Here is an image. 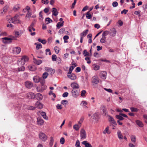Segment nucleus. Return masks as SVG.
Returning <instances> with one entry per match:
<instances>
[{
  "instance_id": "f257e3e1",
  "label": "nucleus",
  "mask_w": 147,
  "mask_h": 147,
  "mask_svg": "<svg viewBox=\"0 0 147 147\" xmlns=\"http://www.w3.org/2000/svg\"><path fill=\"white\" fill-rule=\"evenodd\" d=\"M28 58L26 56L23 57V58L19 59L17 61V63L18 65L19 66H23L24 65L25 63L26 60H28Z\"/></svg>"
},
{
  "instance_id": "f03ea898",
  "label": "nucleus",
  "mask_w": 147,
  "mask_h": 147,
  "mask_svg": "<svg viewBox=\"0 0 147 147\" xmlns=\"http://www.w3.org/2000/svg\"><path fill=\"white\" fill-rule=\"evenodd\" d=\"M19 16L16 14L13 18H11L12 22L13 23H20V21L18 19Z\"/></svg>"
},
{
  "instance_id": "7ed1b4c3",
  "label": "nucleus",
  "mask_w": 147,
  "mask_h": 147,
  "mask_svg": "<svg viewBox=\"0 0 147 147\" xmlns=\"http://www.w3.org/2000/svg\"><path fill=\"white\" fill-rule=\"evenodd\" d=\"M39 138L43 141H45L47 139V137L43 133L40 132L39 135Z\"/></svg>"
},
{
  "instance_id": "20e7f679",
  "label": "nucleus",
  "mask_w": 147,
  "mask_h": 147,
  "mask_svg": "<svg viewBox=\"0 0 147 147\" xmlns=\"http://www.w3.org/2000/svg\"><path fill=\"white\" fill-rule=\"evenodd\" d=\"M2 41L5 44L10 43L12 41V38L8 37H4L2 38Z\"/></svg>"
},
{
  "instance_id": "39448f33",
  "label": "nucleus",
  "mask_w": 147,
  "mask_h": 147,
  "mask_svg": "<svg viewBox=\"0 0 147 147\" xmlns=\"http://www.w3.org/2000/svg\"><path fill=\"white\" fill-rule=\"evenodd\" d=\"M108 116V120L109 121L113 124V127H115V126L117 125L116 122L115 121L113 117L109 115Z\"/></svg>"
},
{
  "instance_id": "423d86ee",
  "label": "nucleus",
  "mask_w": 147,
  "mask_h": 147,
  "mask_svg": "<svg viewBox=\"0 0 147 147\" xmlns=\"http://www.w3.org/2000/svg\"><path fill=\"white\" fill-rule=\"evenodd\" d=\"M21 51V49L20 47H16L14 48L13 49V54H19Z\"/></svg>"
},
{
  "instance_id": "0eeeda50",
  "label": "nucleus",
  "mask_w": 147,
  "mask_h": 147,
  "mask_svg": "<svg viewBox=\"0 0 147 147\" xmlns=\"http://www.w3.org/2000/svg\"><path fill=\"white\" fill-rule=\"evenodd\" d=\"M92 118L96 121H98L99 119V116L97 113H95L91 117Z\"/></svg>"
},
{
  "instance_id": "6e6552de",
  "label": "nucleus",
  "mask_w": 147,
  "mask_h": 147,
  "mask_svg": "<svg viewBox=\"0 0 147 147\" xmlns=\"http://www.w3.org/2000/svg\"><path fill=\"white\" fill-rule=\"evenodd\" d=\"M107 73L106 71H102L100 72V77L102 79L105 80L107 77Z\"/></svg>"
},
{
  "instance_id": "1a4fd4ad",
  "label": "nucleus",
  "mask_w": 147,
  "mask_h": 147,
  "mask_svg": "<svg viewBox=\"0 0 147 147\" xmlns=\"http://www.w3.org/2000/svg\"><path fill=\"white\" fill-rule=\"evenodd\" d=\"M81 139H85L86 138V134L85 131L84 129H82L80 132Z\"/></svg>"
},
{
  "instance_id": "9d476101",
  "label": "nucleus",
  "mask_w": 147,
  "mask_h": 147,
  "mask_svg": "<svg viewBox=\"0 0 147 147\" xmlns=\"http://www.w3.org/2000/svg\"><path fill=\"white\" fill-rule=\"evenodd\" d=\"M72 96L74 98L77 97L79 95V92L76 90L72 89L71 91Z\"/></svg>"
},
{
  "instance_id": "9b49d317",
  "label": "nucleus",
  "mask_w": 147,
  "mask_h": 147,
  "mask_svg": "<svg viewBox=\"0 0 147 147\" xmlns=\"http://www.w3.org/2000/svg\"><path fill=\"white\" fill-rule=\"evenodd\" d=\"M109 32V34H110L112 36L114 37L115 36L117 31L115 28H113L110 29V31Z\"/></svg>"
},
{
  "instance_id": "f8f14e48",
  "label": "nucleus",
  "mask_w": 147,
  "mask_h": 147,
  "mask_svg": "<svg viewBox=\"0 0 147 147\" xmlns=\"http://www.w3.org/2000/svg\"><path fill=\"white\" fill-rule=\"evenodd\" d=\"M92 83L93 84H97L99 82V79L97 76H94L92 78Z\"/></svg>"
},
{
  "instance_id": "ddd939ff",
  "label": "nucleus",
  "mask_w": 147,
  "mask_h": 147,
  "mask_svg": "<svg viewBox=\"0 0 147 147\" xmlns=\"http://www.w3.org/2000/svg\"><path fill=\"white\" fill-rule=\"evenodd\" d=\"M41 80H42L41 78H40L37 76H35L33 78V80L36 83H38L39 82H40Z\"/></svg>"
},
{
  "instance_id": "4468645a",
  "label": "nucleus",
  "mask_w": 147,
  "mask_h": 147,
  "mask_svg": "<svg viewBox=\"0 0 147 147\" xmlns=\"http://www.w3.org/2000/svg\"><path fill=\"white\" fill-rule=\"evenodd\" d=\"M25 86L26 88H30L33 86V84L30 81H27L25 83Z\"/></svg>"
},
{
  "instance_id": "2eb2a0df",
  "label": "nucleus",
  "mask_w": 147,
  "mask_h": 147,
  "mask_svg": "<svg viewBox=\"0 0 147 147\" xmlns=\"http://www.w3.org/2000/svg\"><path fill=\"white\" fill-rule=\"evenodd\" d=\"M8 8V7L7 6H6L4 7L3 10H1V15L3 16L7 11Z\"/></svg>"
},
{
  "instance_id": "dca6fc26",
  "label": "nucleus",
  "mask_w": 147,
  "mask_h": 147,
  "mask_svg": "<svg viewBox=\"0 0 147 147\" xmlns=\"http://www.w3.org/2000/svg\"><path fill=\"white\" fill-rule=\"evenodd\" d=\"M67 76L71 80H74L76 78V76L74 74H67Z\"/></svg>"
},
{
  "instance_id": "f3484780",
  "label": "nucleus",
  "mask_w": 147,
  "mask_h": 147,
  "mask_svg": "<svg viewBox=\"0 0 147 147\" xmlns=\"http://www.w3.org/2000/svg\"><path fill=\"white\" fill-rule=\"evenodd\" d=\"M35 106L37 108L39 109H41L43 107L42 104L38 101L36 102Z\"/></svg>"
},
{
  "instance_id": "a211bd4d",
  "label": "nucleus",
  "mask_w": 147,
  "mask_h": 147,
  "mask_svg": "<svg viewBox=\"0 0 147 147\" xmlns=\"http://www.w3.org/2000/svg\"><path fill=\"white\" fill-rule=\"evenodd\" d=\"M71 86L72 88V89L76 90V89L79 88L78 85L75 82L71 83Z\"/></svg>"
},
{
  "instance_id": "6ab92c4d",
  "label": "nucleus",
  "mask_w": 147,
  "mask_h": 147,
  "mask_svg": "<svg viewBox=\"0 0 147 147\" xmlns=\"http://www.w3.org/2000/svg\"><path fill=\"white\" fill-rule=\"evenodd\" d=\"M35 98L38 100H41L42 98V96L40 93H37L35 95Z\"/></svg>"
},
{
  "instance_id": "aec40b11",
  "label": "nucleus",
  "mask_w": 147,
  "mask_h": 147,
  "mask_svg": "<svg viewBox=\"0 0 147 147\" xmlns=\"http://www.w3.org/2000/svg\"><path fill=\"white\" fill-rule=\"evenodd\" d=\"M88 32V29L82 32L80 34V37L83 38L86 35Z\"/></svg>"
},
{
  "instance_id": "412c9836",
  "label": "nucleus",
  "mask_w": 147,
  "mask_h": 147,
  "mask_svg": "<svg viewBox=\"0 0 147 147\" xmlns=\"http://www.w3.org/2000/svg\"><path fill=\"white\" fill-rule=\"evenodd\" d=\"M37 124L39 125H42L44 123L43 120L39 117L37 118Z\"/></svg>"
},
{
  "instance_id": "4be33fe9",
  "label": "nucleus",
  "mask_w": 147,
  "mask_h": 147,
  "mask_svg": "<svg viewBox=\"0 0 147 147\" xmlns=\"http://www.w3.org/2000/svg\"><path fill=\"white\" fill-rule=\"evenodd\" d=\"M136 124L139 127H142L144 126V124L142 122L139 120H136Z\"/></svg>"
},
{
  "instance_id": "5701e85b",
  "label": "nucleus",
  "mask_w": 147,
  "mask_h": 147,
  "mask_svg": "<svg viewBox=\"0 0 147 147\" xmlns=\"http://www.w3.org/2000/svg\"><path fill=\"white\" fill-rule=\"evenodd\" d=\"M82 144L85 145V147H92V145L87 141H84L82 142Z\"/></svg>"
},
{
  "instance_id": "b1692460",
  "label": "nucleus",
  "mask_w": 147,
  "mask_h": 147,
  "mask_svg": "<svg viewBox=\"0 0 147 147\" xmlns=\"http://www.w3.org/2000/svg\"><path fill=\"white\" fill-rule=\"evenodd\" d=\"M33 59L34 63L37 65L40 64L42 63V61L41 60H37L34 58Z\"/></svg>"
},
{
  "instance_id": "393cba45",
  "label": "nucleus",
  "mask_w": 147,
  "mask_h": 147,
  "mask_svg": "<svg viewBox=\"0 0 147 147\" xmlns=\"http://www.w3.org/2000/svg\"><path fill=\"white\" fill-rule=\"evenodd\" d=\"M52 12L53 13V15L55 16L57 15L58 14V12L57 11V9L55 8H52Z\"/></svg>"
},
{
  "instance_id": "a878e982",
  "label": "nucleus",
  "mask_w": 147,
  "mask_h": 147,
  "mask_svg": "<svg viewBox=\"0 0 147 147\" xmlns=\"http://www.w3.org/2000/svg\"><path fill=\"white\" fill-rule=\"evenodd\" d=\"M28 96L30 98L34 99L35 98V95L34 93L31 92L28 93Z\"/></svg>"
},
{
  "instance_id": "bb28decb",
  "label": "nucleus",
  "mask_w": 147,
  "mask_h": 147,
  "mask_svg": "<svg viewBox=\"0 0 147 147\" xmlns=\"http://www.w3.org/2000/svg\"><path fill=\"white\" fill-rule=\"evenodd\" d=\"M64 21H63L62 22H59L56 25L57 28L58 29L60 28L61 27L63 26V23H64Z\"/></svg>"
},
{
  "instance_id": "cd10ccee",
  "label": "nucleus",
  "mask_w": 147,
  "mask_h": 147,
  "mask_svg": "<svg viewBox=\"0 0 147 147\" xmlns=\"http://www.w3.org/2000/svg\"><path fill=\"white\" fill-rule=\"evenodd\" d=\"M101 107L103 114H104L105 115H106L107 113V109L105 107L104 105H102Z\"/></svg>"
},
{
  "instance_id": "c85d7f7f",
  "label": "nucleus",
  "mask_w": 147,
  "mask_h": 147,
  "mask_svg": "<svg viewBox=\"0 0 147 147\" xmlns=\"http://www.w3.org/2000/svg\"><path fill=\"white\" fill-rule=\"evenodd\" d=\"M47 70L48 72H51V74H53L55 72V69H52V68L49 67H47Z\"/></svg>"
},
{
  "instance_id": "c756f323",
  "label": "nucleus",
  "mask_w": 147,
  "mask_h": 147,
  "mask_svg": "<svg viewBox=\"0 0 147 147\" xmlns=\"http://www.w3.org/2000/svg\"><path fill=\"white\" fill-rule=\"evenodd\" d=\"M34 44L36 46V49L37 50H38L42 47V45L40 43H35Z\"/></svg>"
},
{
  "instance_id": "7c9ffc66",
  "label": "nucleus",
  "mask_w": 147,
  "mask_h": 147,
  "mask_svg": "<svg viewBox=\"0 0 147 147\" xmlns=\"http://www.w3.org/2000/svg\"><path fill=\"white\" fill-rule=\"evenodd\" d=\"M40 114L46 120L48 119V117L46 116L45 112L42 111L41 112Z\"/></svg>"
},
{
  "instance_id": "2f4dec72",
  "label": "nucleus",
  "mask_w": 147,
  "mask_h": 147,
  "mask_svg": "<svg viewBox=\"0 0 147 147\" xmlns=\"http://www.w3.org/2000/svg\"><path fill=\"white\" fill-rule=\"evenodd\" d=\"M117 134L120 140L122 139H123V136L121 134V131H120L119 130L117 132Z\"/></svg>"
},
{
  "instance_id": "473e14b6",
  "label": "nucleus",
  "mask_w": 147,
  "mask_h": 147,
  "mask_svg": "<svg viewBox=\"0 0 147 147\" xmlns=\"http://www.w3.org/2000/svg\"><path fill=\"white\" fill-rule=\"evenodd\" d=\"M109 126L107 127L105 130L103 131V133L104 134H106V133H107L108 134H110L111 133V132L109 130Z\"/></svg>"
},
{
  "instance_id": "72a5a7b5",
  "label": "nucleus",
  "mask_w": 147,
  "mask_h": 147,
  "mask_svg": "<svg viewBox=\"0 0 147 147\" xmlns=\"http://www.w3.org/2000/svg\"><path fill=\"white\" fill-rule=\"evenodd\" d=\"M131 141L135 143L136 141V136L134 135H132L130 137Z\"/></svg>"
},
{
  "instance_id": "f704fd0d",
  "label": "nucleus",
  "mask_w": 147,
  "mask_h": 147,
  "mask_svg": "<svg viewBox=\"0 0 147 147\" xmlns=\"http://www.w3.org/2000/svg\"><path fill=\"white\" fill-rule=\"evenodd\" d=\"M20 8V5L18 4L15 5L13 8V9L15 11H17Z\"/></svg>"
},
{
  "instance_id": "c9c22d12",
  "label": "nucleus",
  "mask_w": 147,
  "mask_h": 147,
  "mask_svg": "<svg viewBox=\"0 0 147 147\" xmlns=\"http://www.w3.org/2000/svg\"><path fill=\"white\" fill-rule=\"evenodd\" d=\"M86 18L87 19H91L92 16L91 15V14L90 13V11H88L86 13Z\"/></svg>"
},
{
  "instance_id": "e433bc0d",
  "label": "nucleus",
  "mask_w": 147,
  "mask_h": 147,
  "mask_svg": "<svg viewBox=\"0 0 147 147\" xmlns=\"http://www.w3.org/2000/svg\"><path fill=\"white\" fill-rule=\"evenodd\" d=\"M116 118L120 120H123L124 119V118H123L122 116H121L120 115H116Z\"/></svg>"
},
{
  "instance_id": "4c0bfd02",
  "label": "nucleus",
  "mask_w": 147,
  "mask_h": 147,
  "mask_svg": "<svg viewBox=\"0 0 147 147\" xmlns=\"http://www.w3.org/2000/svg\"><path fill=\"white\" fill-rule=\"evenodd\" d=\"M109 32L107 30L104 31L102 34V36L103 37H106V36L108 34H109Z\"/></svg>"
},
{
  "instance_id": "58836bf2",
  "label": "nucleus",
  "mask_w": 147,
  "mask_h": 147,
  "mask_svg": "<svg viewBox=\"0 0 147 147\" xmlns=\"http://www.w3.org/2000/svg\"><path fill=\"white\" fill-rule=\"evenodd\" d=\"M38 41L43 44H45L46 43V41L45 39H42L40 38H38Z\"/></svg>"
},
{
  "instance_id": "ea45409f",
  "label": "nucleus",
  "mask_w": 147,
  "mask_h": 147,
  "mask_svg": "<svg viewBox=\"0 0 147 147\" xmlns=\"http://www.w3.org/2000/svg\"><path fill=\"white\" fill-rule=\"evenodd\" d=\"M39 19L40 20H42L43 19V17L42 14V11H40L39 13Z\"/></svg>"
},
{
  "instance_id": "a19ab883",
  "label": "nucleus",
  "mask_w": 147,
  "mask_h": 147,
  "mask_svg": "<svg viewBox=\"0 0 147 147\" xmlns=\"http://www.w3.org/2000/svg\"><path fill=\"white\" fill-rule=\"evenodd\" d=\"M74 68L73 66H70L69 67V72L67 74H71Z\"/></svg>"
},
{
  "instance_id": "79ce46f5",
  "label": "nucleus",
  "mask_w": 147,
  "mask_h": 147,
  "mask_svg": "<svg viewBox=\"0 0 147 147\" xmlns=\"http://www.w3.org/2000/svg\"><path fill=\"white\" fill-rule=\"evenodd\" d=\"M80 127L78 124H75L73 126V128L76 131H78Z\"/></svg>"
},
{
  "instance_id": "37998d69",
  "label": "nucleus",
  "mask_w": 147,
  "mask_h": 147,
  "mask_svg": "<svg viewBox=\"0 0 147 147\" xmlns=\"http://www.w3.org/2000/svg\"><path fill=\"white\" fill-rule=\"evenodd\" d=\"M130 110L131 112H137L138 111V109L137 108L133 107H131L130 108Z\"/></svg>"
},
{
  "instance_id": "c03bdc74",
  "label": "nucleus",
  "mask_w": 147,
  "mask_h": 147,
  "mask_svg": "<svg viewBox=\"0 0 147 147\" xmlns=\"http://www.w3.org/2000/svg\"><path fill=\"white\" fill-rule=\"evenodd\" d=\"M100 42L102 43H105L106 42V37L102 36V38L100 40Z\"/></svg>"
},
{
  "instance_id": "a18cd8bd",
  "label": "nucleus",
  "mask_w": 147,
  "mask_h": 147,
  "mask_svg": "<svg viewBox=\"0 0 147 147\" xmlns=\"http://www.w3.org/2000/svg\"><path fill=\"white\" fill-rule=\"evenodd\" d=\"M75 146L76 147H81L80 145V141L78 140H76Z\"/></svg>"
},
{
  "instance_id": "49530a36",
  "label": "nucleus",
  "mask_w": 147,
  "mask_h": 147,
  "mask_svg": "<svg viewBox=\"0 0 147 147\" xmlns=\"http://www.w3.org/2000/svg\"><path fill=\"white\" fill-rule=\"evenodd\" d=\"M48 74L47 72H45L42 74V78L43 79L46 78L48 76Z\"/></svg>"
},
{
  "instance_id": "de8ad7c7",
  "label": "nucleus",
  "mask_w": 147,
  "mask_h": 147,
  "mask_svg": "<svg viewBox=\"0 0 147 147\" xmlns=\"http://www.w3.org/2000/svg\"><path fill=\"white\" fill-rule=\"evenodd\" d=\"M82 53L84 56L86 57L87 56H88L89 55V53L87 52L86 50L83 51Z\"/></svg>"
},
{
  "instance_id": "09e8293b",
  "label": "nucleus",
  "mask_w": 147,
  "mask_h": 147,
  "mask_svg": "<svg viewBox=\"0 0 147 147\" xmlns=\"http://www.w3.org/2000/svg\"><path fill=\"white\" fill-rule=\"evenodd\" d=\"M45 20L46 22H47V24H48L49 23L51 22L52 21L51 19L49 18H46L45 19Z\"/></svg>"
},
{
  "instance_id": "8fccbe9b",
  "label": "nucleus",
  "mask_w": 147,
  "mask_h": 147,
  "mask_svg": "<svg viewBox=\"0 0 147 147\" xmlns=\"http://www.w3.org/2000/svg\"><path fill=\"white\" fill-rule=\"evenodd\" d=\"M27 109L30 110H34L35 109V107L31 106H28L27 107Z\"/></svg>"
},
{
  "instance_id": "3c124183",
  "label": "nucleus",
  "mask_w": 147,
  "mask_h": 147,
  "mask_svg": "<svg viewBox=\"0 0 147 147\" xmlns=\"http://www.w3.org/2000/svg\"><path fill=\"white\" fill-rule=\"evenodd\" d=\"M85 59L87 61V63L89 64L91 63V61L90 60V58L89 57H86V58H85Z\"/></svg>"
},
{
  "instance_id": "603ef678",
  "label": "nucleus",
  "mask_w": 147,
  "mask_h": 147,
  "mask_svg": "<svg viewBox=\"0 0 147 147\" xmlns=\"http://www.w3.org/2000/svg\"><path fill=\"white\" fill-rule=\"evenodd\" d=\"M65 139L63 137H61L60 140V142L62 144H63L65 143Z\"/></svg>"
},
{
  "instance_id": "864d4df0",
  "label": "nucleus",
  "mask_w": 147,
  "mask_h": 147,
  "mask_svg": "<svg viewBox=\"0 0 147 147\" xmlns=\"http://www.w3.org/2000/svg\"><path fill=\"white\" fill-rule=\"evenodd\" d=\"M65 30V29L64 28H61L60 29L59 31V33H60V34H61L63 33L64 32Z\"/></svg>"
},
{
  "instance_id": "5fc2aeb1",
  "label": "nucleus",
  "mask_w": 147,
  "mask_h": 147,
  "mask_svg": "<svg viewBox=\"0 0 147 147\" xmlns=\"http://www.w3.org/2000/svg\"><path fill=\"white\" fill-rule=\"evenodd\" d=\"M22 66L18 68V70L19 71H23L25 70V67L23 66Z\"/></svg>"
},
{
  "instance_id": "6e6d98bb",
  "label": "nucleus",
  "mask_w": 147,
  "mask_h": 147,
  "mask_svg": "<svg viewBox=\"0 0 147 147\" xmlns=\"http://www.w3.org/2000/svg\"><path fill=\"white\" fill-rule=\"evenodd\" d=\"M57 56L55 55H53L52 56V59L53 61H55L56 60Z\"/></svg>"
},
{
  "instance_id": "4d7b16f0",
  "label": "nucleus",
  "mask_w": 147,
  "mask_h": 147,
  "mask_svg": "<svg viewBox=\"0 0 147 147\" xmlns=\"http://www.w3.org/2000/svg\"><path fill=\"white\" fill-rule=\"evenodd\" d=\"M118 3L116 1H114L112 3L113 6L114 7H117L118 6Z\"/></svg>"
},
{
  "instance_id": "13d9d810",
  "label": "nucleus",
  "mask_w": 147,
  "mask_h": 147,
  "mask_svg": "<svg viewBox=\"0 0 147 147\" xmlns=\"http://www.w3.org/2000/svg\"><path fill=\"white\" fill-rule=\"evenodd\" d=\"M87 103L86 101L83 100L82 101L80 105L82 106H83L85 105H87Z\"/></svg>"
},
{
  "instance_id": "bf43d9fd",
  "label": "nucleus",
  "mask_w": 147,
  "mask_h": 147,
  "mask_svg": "<svg viewBox=\"0 0 147 147\" xmlns=\"http://www.w3.org/2000/svg\"><path fill=\"white\" fill-rule=\"evenodd\" d=\"M29 69L31 71H34L35 69V67L34 66H30L29 67Z\"/></svg>"
},
{
  "instance_id": "052dcab7",
  "label": "nucleus",
  "mask_w": 147,
  "mask_h": 147,
  "mask_svg": "<svg viewBox=\"0 0 147 147\" xmlns=\"http://www.w3.org/2000/svg\"><path fill=\"white\" fill-rule=\"evenodd\" d=\"M45 51L46 52V55H47V53H48V51H49V55H51V52L50 50L49 49H47L45 50Z\"/></svg>"
},
{
  "instance_id": "680f3d73",
  "label": "nucleus",
  "mask_w": 147,
  "mask_h": 147,
  "mask_svg": "<svg viewBox=\"0 0 147 147\" xmlns=\"http://www.w3.org/2000/svg\"><path fill=\"white\" fill-rule=\"evenodd\" d=\"M128 10L124 9L123 11H121V14H123L124 13V14H125L127 13L128 12Z\"/></svg>"
},
{
  "instance_id": "e2e57ef3",
  "label": "nucleus",
  "mask_w": 147,
  "mask_h": 147,
  "mask_svg": "<svg viewBox=\"0 0 147 147\" xmlns=\"http://www.w3.org/2000/svg\"><path fill=\"white\" fill-rule=\"evenodd\" d=\"M68 93L67 92H65L64 93L63 95L62 96L63 97H66L68 95Z\"/></svg>"
},
{
  "instance_id": "0e129e2a",
  "label": "nucleus",
  "mask_w": 147,
  "mask_h": 147,
  "mask_svg": "<svg viewBox=\"0 0 147 147\" xmlns=\"http://www.w3.org/2000/svg\"><path fill=\"white\" fill-rule=\"evenodd\" d=\"M84 120V118L83 117H81L80 120V121H79L78 123L79 124L81 125L82 122H83V121Z\"/></svg>"
},
{
  "instance_id": "69168bd1",
  "label": "nucleus",
  "mask_w": 147,
  "mask_h": 147,
  "mask_svg": "<svg viewBox=\"0 0 147 147\" xmlns=\"http://www.w3.org/2000/svg\"><path fill=\"white\" fill-rule=\"evenodd\" d=\"M68 102L67 100H63L61 101V103L63 105L66 104V103Z\"/></svg>"
},
{
  "instance_id": "338daca9",
  "label": "nucleus",
  "mask_w": 147,
  "mask_h": 147,
  "mask_svg": "<svg viewBox=\"0 0 147 147\" xmlns=\"http://www.w3.org/2000/svg\"><path fill=\"white\" fill-rule=\"evenodd\" d=\"M104 89L107 91V92H109V93H112V90L110 88H104Z\"/></svg>"
},
{
  "instance_id": "774afa93",
  "label": "nucleus",
  "mask_w": 147,
  "mask_h": 147,
  "mask_svg": "<svg viewBox=\"0 0 147 147\" xmlns=\"http://www.w3.org/2000/svg\"><path fill=\"white\" fill-rule=\"evenodd\" d=\"M81 68L80 67H77L76 69V72L77 73L81 71Z\"/></svg>"
}]
</instances>
